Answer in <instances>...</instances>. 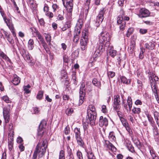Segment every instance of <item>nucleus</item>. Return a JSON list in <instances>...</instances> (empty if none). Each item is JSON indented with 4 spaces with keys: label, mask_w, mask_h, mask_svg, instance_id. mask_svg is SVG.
Here are the masks:
<instances>
[{
    "label": "nucleus",
    "mask_w": 159,
    "mask_h": 159,
    "mask_svg": "<svg viewBox=\"0 0 159 159\" xmlns=\"http://www.w3.org/2000/svg\"><path fill=\"white\" fill-rule=\"evenodd\" d=\"M102 111L104 113H106L107 111V110L106 108V107L105 105H103L102 106Z\"/></svg>",
    "instance_id": "obj_58"
},
{
    "label": "nucleus",
    "mask_w": 159,
    "mask_h": 159,
    "mask_svg": "<svg viewBox=\"0 0 159 159\" xmlns=\"http://www.w3.org/2000/svg\"><path fill=\"white\" fill-rule=\"evenodd\" d=\"M110 55L112 57H114L116 54V51L114 50L113 48H111L109 50Z\"/></svg>",
    "instance_id": "obj_35"
},
{
    "label": "nucleus",
    "mask_w": 159,
    "mask_h": 159,
    "mask_svg": "<svg viewBox=\"0 0 159 159\" xmlns=\"http://www.w3.org/2000/svg\"><path fill=\"white\" fill-rule=\"evenodd\" d=\"M107 75L109 78H113V77L115 75V74L114 72L110 71H108L107 72Z\"/></svg>",
    "instance_id": "obj_50"
},
{
    "label": "nucleus",
    "mask_w": 159,
    "mask_h": 159,
    "mask_svg": "<svg viewBox=\"0 0 159 159\" xmlns=\"http://www.w3.org/2000/svg\"><path fill=\"white\" fill-rule=\"evenodd\" d=\"M105 143H106L105 146L106 147L108 148V149H112L114 148L116 149V147L109 141H105Z\"/></svg>",
    "instance_id": "obj_28"
},
{
    "label": "nucleus",
    "mask_w": 159,
    "mask_h": 159,
    "mask_svg": "<svg viewBox=\"0 0 159 159\" xmlns=\"http://www.w3.org/2000/svg\"><path fill=\"white\" fill-rule=\"evenodd\" d=\"M88 123L91 125H94L95 124L96 118V113L94 106L90 105L89 106L87 110V116L86 117Z\"/></svg>",
    "instance_id": "obj_1"
},
{
    "label": "nucleus",
    "mask_w": 159,
    "mask_h": 159,
    "mask_svg": "<svg viewBox=\"0 0 159 159\" xmlns=\"http://www.w3.org/2000/svg\"><path fill=\"white\" fill-rule=\"evenodd\" d=\"M148 32V30L146 29H140L139 30V32L141 34H144Z\"/></svg>",
    "instance_id": "obj_55"
},
{
    "label": "nucleus",
    "mask_w": 159,
    "mask_h": 159,
    "mask_svg": "<svg viewBox=\"0 0 159 159\" xmlns=\"http://www.w3.org/2000/svg\"><path fill=\"white\" fill-rule=\"evenodd\" d=\"M100 43H104L109 45L110 37L109 34L107 32H102L99 36Z\"/></svg>",
    "instance_id": "obj_4"
},
{
    "label": "nucleus",
    "mask_w": 159,
    "mask_h": 159,
    "mask_svg": "<svg viewBox=\"0 0 159 159\" xmlns=\"http://www.w3.org/2000/svg\"><path fill=\"white\" fill-rule=\"evenodd\" d=\"M153 132L155 140L156 141H159V134L157 127H155L153 128Z\"/></svg>",
    "instance_id": "obj_16"
},
{
    "label": "nucleus",
    "mask_w": 159,
    "mask_h": 159,
    "mask_svg": "<svg viewBox=\"0 0 159 159\" xmlns=\"http://www.w3.org/2000/svg\"><path fill=\"white\" fill-rule=\"evenodd\" d=\"M39 150H36L34 152V154L33 155L32 159H36L37 157V154L38 152H39Z\"/></svg>",
    "instance_id": "obj_56"
},
{
    "label": "nucleus",
    "mask_w": 159,
    "mask_h": 159,
    "mask_svg": "<svg viewBox=\"0 0 159 159\" xmlns=\"http://www.w3.org/2000/svg\"><path fill=\"white\" fill-rule=\"evenodd\" d=\"M70 132V129L68 126H66L64 130V132L66 135L68 134Z\"/></svg>",
    "instance_id": "obj_52"
},
{
    "label": "nucleus",
    "mask_w": 159,
    "mask_h": 159,
    "mask_svg": "<svg viewBox=\"0 0 159 159\" xmlns=\"http://www.w3.org/2000/svg\"><path fill=\"white\" fill-rule=\"evenodd\" d=\"M45 37L46 41L49 44H50L51 40V36L49 34H46Z\"/></svg>",
    "instance_id": "obj_47"
},
{
    "label": "nucleus",
    "mask_w": 159,
    "mask_h": 159,
    "mask_svg": "<svg viewBox=\"0 0 159 159\" xmlns=\"http://www.w3.org/2000/svg\"><path fill=\"white\" fill-rule=\"evenodd\" d=\"M45 15L50 18H52L53 16V13L50 11L45 12Z\"/></svg>",
    "instance_id": "obj_53"
},
{
    "label": "nucleus",
    "mask_w": 159,
    "mask_h": 159,
    "mask_svg": "<svg viewBox=\"0 0 159 159\" xmlns=\"http://www.w3.org/2000/svg\"><path fill=\"white\" fill-rule=\"evenodd\" d=\"M58 15L57 19L58 20H64V11L62 10H59L58 11Z\"/></svg>",
    "instance_id": "obj_18"
},
{
    "label": "nucleus",
    "mask_w": 159,
    "mask_h": 159,
    "mask_svg": "<svg viewBox=\"0 0 159 159\" xmlns=\"http://www.w3.org/2000/svg\"><path fill=\"white\" fill-rule=\"evenodd\" d=\"M100 54V53H99V52H98V50H97L94 53V54L93 55V61H95L97 60V58L98 56Z\"/></svg>",
    "instance_id": "obj_45"
},
{
    "label": "nucleus",
    "mask_w": 159,
    "mask_h": 159,
    "mask_svg": "<svg viewBox=\"0 0 159 159\" xmlns=\"http://www.w3.org/2000/svg\"><path fill=\"white\" fill-rule=\"evenodd\" d=\"M108 123V120L107 118L102 116L100 117L98 123L100 126L102 127L104 126L106 127L107 126Z\"/></svg>",
    "instance_id": "obj_12"
},
{
    "label": "nucleus",
    "mask_w": 159,
    "mask_h": 159,
    "mask_svg": "<svg viewBox=\"0 0 159 159\" xmlns=\"http://www.w3.org/2000/svg\"><path fill=\"white\" fill-rule=\"evenodd\" d=\"M11 82L14 85H17L20 82V79L16 75H14L13 78L11 81Z\"/></svg>",
    "instance_id": "obj_17"
},
{
    "label": "nucleus",
    "mask_w": 159,
    "mask_h": 159,
    "mask_svg": "<svg viewBox=\"0 0 159 159\" xmlns=\"http://www.w3.org/2000/svg\"><path fill=\"white\" fill-rule=\"evenodd\" d=\"M43 11H44L47 12L49 11V7L47 5L45 4L43 8Z\"/></svg>",
    "instance_id": "obj_64"
},
{
    "label": "nucleus",
    "mask_w": 159,
    "mask_h": 159,
    "mask_svg": "<svg viewBox=\"0 0 159 159\" xmlns=\"http://www.w3.org/2000/svg\"><path fill=\"white\" fill-rule=\"evenodd\" d=\"M7 25L12 33L13 36L15 37L16 36V34L13 25L11 23H7Z\"/></svg>",
    "instance_id": "obj_19"
},
{
    "label": "nucleus",
    "mask_w": 159,
    "mask_h": 159,
    "mask_svg": "<svg viewBox=\"0 0 159 159\" xmlns=\"http://www.w3.org/2000/svg\"><path fill=\"white\" fill-rule=\"evenodd\" d=\"M100 45L99 46L98 49V52H102L104 51L105 48L106 47H107V46H106L105 45L106 44V43H100Z\"/></svg>",
    "instance_id": "obj_22"
},
{
    "label": "nucleus",
    "mask_w": 159,
    "mask_h": 159,
    "mask_svg": "<svg viewBox=\"0 0 159 159\" xmlns=\"http://www.w3.org/2000/svg\"><path fill=\"white\" fill-rule=\"evenodd\" d=\"M80 33V30H78V31L76 32V34L74 35V38L73 39V41L75 43H77L79 39V35Z\"/></svg>",
    "instance_id": "obj_25"
},
{
    "label": "nucleus",
    "mask_w": 159,
    "mask_h": 159,
    "mask_svg": "<svg viewBox=\"0 0 159 159\" xmlns=\"http://www.w3.org/2000/svg\"><path fill=\"white\" fill-rule=\"evenodd\" d=\"M41 42L43 46V47L46 50L47 52V45L46 43H45V42L44 41V40Z\"/></svg>",
    "instance_id": "obj_59"
},
{
    "label": "nucleus",
    "mask_w": 159,
    "mask_h": 159,
    "mask_svg": "<svg viewBox=\"0 0 159 159\" xmlns=\"http://www.w3.org/2000/svg\"><path fill=\"white\" fill-rule=\"evenodd\" d=\"M122 125L125 127L129 125L128 123H127L126 120L124 118L122 117L120 118V119Z\"/></svg>",
    "instance_id": "obj_41"
},
{
    "label": "nucleus",
    "mask_w": 159,
    "mask_h": 159,
    "mask_svg": "<svg viewBox=\"0 0 159 159\" xmlns=\"http://www.w3.org/2000/svg\"><path fill=\"white\" fill-rule=\"evenodd\" d=\"M135 104L137 105H142V102L140 100L137 99L135 101Z\"/></svg>",
    "instance_id": "obj_63"
},
{
    "label": "nucleus",
    "mask_w": 159,
    "mask_h": 159,
    "mask_svg": "<svg viewBox=\"0 0 159 159\" xmlns=\"http://www.w3.org/2000/svg\"><path fill=\"white\" fill-rule=\"evenodd\" d=\"M151 86L153 92L154 94L157 93V90L155 82H151Z\"/></svg>",
    "instance_id": "obj_33"
},
{
    "label": "nucleus",
    "mask_w": 159,
    "mask_h": 159,
    "mask_svg": "<svg viewBox=\"0 0 159 159\" xmlns=\"http://www.w3.org/2000/svg\"><path fill=\"white\" fill-rule=\"evenodd\" d=\"M8 146L9 149H11L13 148V142L8 141Z\"/></svg>",
    "instance_id": "obj_61"
},
{
    "label": "nucleus",
    "mask_w": 159,
    "mask_h": 159,
    "mask_svg": "<svg viewBox=\"0 0 159 159\" xmlns=\"http://www.w3.org/2000/svg\"><path fill=\"white\" fill-rule=\"evenodd\" d=\"M134 28L133 27L129 28L127 31L126 34L127 37H129L131 34L134 32Z\"/></svg>",
    "instance_id": "obj_38"
},
{
    "label": "nucleus",
    "mask_w": 159,
    "mask_h": 159,
    "mask_svg": "<svg viewBox=\"0 0 159 159\" xmlns=\"http://www.w3.org/2000/svg\"><path fill=\"white\" fill-rule=\"evenodd\" d=\"M34 41L33 39H30L29 40L28 43V48L29 50H32L34 47L33 46Z\"/></svg>",
    "instance_id": "obj_34"
},
{
    "label": "nucleus",
    "mask_w": 159,
    "mask_h": 159,
    "mask_svg": "<svg viewBox=\"0 0 159 159\" xmlns=\"http://www.w3.org/2000/svg\"><path fill=\"white\" fill-rule=\"evenodd\" d=\"M144 46L147 49L152 50L154 49L155 47V44L154 42H149L148 43L145 44Z\"/></svg>",
    "instance_id": "obj_15"
},
{
    "label": "nucleus",
    "mask_w": 159,
    "mask_h": 159,
    "mask_svg": "<svg viewBox=\"0 0 159 159\" xmlns=\"http://www.w3.org/2000/svg\"><path fill=\"white\" fill-rule=\"evenodd\" d=\"M85 84L84 82H82L81 84L80 89V99L79 103V105H81L84 101L85 95Z\"/></svg>",
    "instance_id": "obj_3"
},
{
    "label": "nucleus",
    "mask_w": 159,
    "mask_h": 159,
    "mask_svg": "<svg viewBox=\"0 0 159 159\" xmlns=\"http://www.w3.org/2000/svg\"><path fill=\"white\" fill-rule=\"evenodd\" d=\"M52 8L53 9V12H55L59 8V7L56 4H54L52 5Z\"/></svg>",
    "instance_id": "obj_51"
},
{
    "label": "nucleus",
    "mask_w": 159,
    "mask_h": 159,
    "mask_svg": "<svg viewBox=\"0 0 159 159\" xmlns=\"http://www.w3.org/2000/svg\"><path fill=\"white\" fill-rule=\"evenodd\" d=\"M64 7L66 8L68 12H72L73 8V0H62Z\"/></svg>",
    "instance_id": "obj_10"
},
{
    "label": "nucleus",
    "mask_w": 159,
    "mask_h": 159,
    "mask_svg": "<svg viewBox=\"0 0 159 159\" xmlns=\"http://www.w3.org/2000/svg\"><path fill=\"white\" fill-rule=\"evenodd\" d=\"M113 108L116 111L119 110L120 108V104L114 103Z\"/></svg>",
    "instance_id": "obj_49"
},
{
    "label": "nucleus",
    "mask_w": 159,
    "mask_h": 159,
    "mask_svg": "<svg viewBox=\"0 0 159 159\" xmlns=\"http://www.w3.org/2000/svg\"><path fill=\"white\" fill-rule=\"evenodd\" d=\"M150 152L152 156V159H154L155 157H156L153 150H150Z\"/></svg>",
    "instance_id": "obj_57"
},
{
    "label": "nucleus",
    "mask_w": 159,
    "mask_h": 159,
    "mask_svg": "<svg viewBox=\"0 0 159 159\" xmlns=\"http://www.w3.org/2000/svg\"><path fill=\"white\" fill-rule=\"evenodd\" d=\"M120 79L121 82L124 84H128L130 83V80L129 79H127L124 76L121 77Z\"/></svg>",
    "instance_id": "obj_26"
},
{
    "label": "nucleus",
    "mask_w": 159,
    "mask_h": 159,
    "mask_svg": "<svg viewBox=\"0 0 159 159\" xmlns=\"http://www.w3.org/2000/svg\"><path fill=\"white\" fill-rule=\"evenodd\" d=\"M106 10V8H103L100 11L96 18L95 25L96 26H98L102 21L104 18V14Z\"/></svg>",
    "instance_id": "obj_7"
},
{
    "label": "nucleus",
    "mask_w": 159,
    "mask_h": 159,
    "mask_svg": "<svg viewBox=\"0 0 159 159\" xmlns=\"http://www.w3.org/2000/svg\"><path fill=\"white\" fill-rule=\"evenodd\" d=\"M43 94V92L42 91H39L38 94H37L36 98L39 100H41L42 99Z\"/></svg>",
    "instance_id": "obj_42"
},
{
    "label": "nucleus",
    "mask_w": 159,
    "mask_h": 159,
    "mask_svg": "<svg viewBox=\"0 0 159 159\" xmlns=\"http://www.w3.org/2000/svg\"><path fill=\"white\" fill-rule=\"evenodd\" d=\"M0 57H2V59H4L6 61L10 62V60L8 57L3 52H0Z\"/></svg>",
    "instance_id": "obj_30"
},
{
    "label": "nucleus",
    "mask_w": 159,
    "mask_h": 159,
    "mask_svg": "<svg viewBox=\"0 0 159 159\" xmlns=\"http://www.w3.org/2000/svg\"><path fill=\"white\" fill-rule=\"evenodd\" d=\"M11 105L8 104L7 107L3 108V114L4 119L6 123H8L10 120V111Z\"/></svg>",
    "instance_id": "obj_5"
},
{
    "label": "nucleus",
    "mask_w": 159,
    "mask_h": 159,
    "mask_svg": "<svg viewBox=\"0 0 159 159\" xmlns=\"http://www.w3.org/2000/svg\"><path fill=\"white\" fill-rule=\"evenodd\" d=\"M46 124L47 122L45 120H43L41 121L38 130V136L42 137L43 136L45 131L44 127L46 126Z\"/></svg>",
    "instance_id": "obj_9"
},
{
    "label": "nucleus",
    "mask_w": 159,
    "mask_h": 159,
    "mask_svg": "<svg viewBox=\"0 0 159 159\" xmlns=\"http://www.w3.org/2000/svg\"><path fill=\"white\" fill-rule=\"evenodd\" d=\"M22 55L24 59L30 65H33L32 57L28 52L24 49L21 50Z\"/></svg>",
    "instance_id": "obj_6"
},
{
    "label": "nucleus",
    "mask_w": 159,
    "mask_h": 159,
    "mask_svg": "<svg viewBox=\"0 0 159 159\" xmlns=\"http://www.w3.org/2000/svg\"><path fill=\"white\" fill-rule=\"evenodd\" d=\"M74 132L75 133V137L76 139L81 138L80 129V128H75Z\"/></svg>",
    "instance_id": "obj_23"
},
{
    "label": "nucleus",
    "mask_w": 159,
    "mask_h": 159,
    "mask_svg": "<svg viewBox=\"0 0 159 159\" xmlns=\"http://www.w3.org/2000/svg\"><path fill=\"white\" fill-rule=\"evenodd\" d=\"M146 115L149 121L150 122L151 124H153L154 123V121H153V119L151 116L148 114V113H146Z\"/></svg>",
    "instance_id": "obj_40"
},
{
    "label": "nucleus",
    "mask_w": 159,
    "mask_h": 159,
    "mask_svg": "<svg viewBox=\"0 0 159 159\" xmlns=\"http://www.w3.org/2000/svg\"><path fill=\"white\" fill-rule=\"evenodd\" d=\"M120 96L117 95L114 97V103L120 104Z\"/></svg>",
    "instance_id": "obj_31"
},
{
    "label": "nucleus",
    "mask_w": 159,
    "mask_h": 159,
    "mask_svg": "<svg viewBox=\"0 0 159 159\" xmlns=\"http://www.w3.org/2000/svg\"><path fill=\"white\" fill-rule=\"evenodd\" d=\"M88 32L87 30H84L82 33L81 39L80 41L81 49L84 50L86 48L88 42Z\"/></svg>",
    "instance_id": "obj_2"
},
{
    "label": "nucleus",
    "mask_w": 159,
    "mask_h": 159,
    "mask_svg": "<svg viewBox=\"0 0 159 159\" xmlns=\"http://www.w3.org/2000/svg\"><path fill=\"white\" fill-rule=\"evenodd\" d=\"M126 146L127 149H132L133 147L130 142H128L126 144Z\"/></svg>",
    "instance_id": "obj_54"
},
{
    "label": "nucleus",
    "mask_w": 159,
    "mask_h": 159,
    "mask_svg": "<svg viewBox=\"0 0 159 159\" xmlns=\"http://www.w3.org/2000/svg\"><path fill=\"white\" fill-rule=\"evenodd\" d=\"M74 112L73 108H67L66 111V114L68 115H70Z\"/></svg>",
    "instance_id": "obj_43"
},
{
    "label": "nucleus",
    "mask_w": 159,
    "mask_h": 159,
    "mask_svg": "<svg viewBox=\"0 0 159 159\" xmlns=\"http://www.w3.org/2000/svg\"><path fill=\"white\" fill-rule=\"evenodd\" d=\"M150 12L145 8L140 9L138 14V16L141 18L149 16L150 15Z\"/></svg>",
    "instance_id": "obj_11"
},
{
    "label": "nucleus",
    "mask_w": 159,
    "mask_h": 159,
    "mask_svg": "<svg viewBox=\"0 0 159 159\" xmlns=\"http://www.w3.org/2000/svg\"><path fill=\"white\" fill-rule=\"evenodd\" d=\"M120 28V30L119 31V34L120 35H123L124 30H125L126 25L125 21H123L122 24L119 25Z\"/></svg>",
    "instance_id": "obj_14"
},
{
    "label": "nucleus",
    "mask_w": 159,
    "mask_h": 159,
    "mask_svg": "<svg viewBox=\"0 0 159 159\" xmlns=\"http://www.w3.org/2000/svg\"><path fill=\"white\" fill-rule=\"evenodd\" d=\"M16 141L17 143H20L23 142V140L21 137H19L17 139Z\"/></svg>",
    "instance_id": "obj_60"
},
{
    "label": "nucleus",
    "mask_w": 159,
    "mask_h": 159,
    "mask_svg": "<svg viewBox=\"0 0 159 159\" xmlns=\"http://www.w3.org/2000/svg\"><path fill=\"white\" fill-rule=\"evenodd\" d=\"M145 52V49L143 48H141V52L139 55V57L140 59H142L143 57L142 55V54H143V53Z\"/></svg>",
    "instance_id": "obj_62"
},
{
    "label": "nucleus",
    "mask_w": 159,
    "mask_h": 159,
    "mask_svg": "<svg viewBox=\"0 0 159 159\" xmlns=\"http://www.w3.org/2000/svg\"><path fill=\"white\" fill-rule=\"evenodd\" d=\"M64 155V151L63 150L61 151L59 154V159H65Z\"/></svg>",
    "instance_id": "obj_46"
},
{
    "label": "nucleus",
    "mask_w": 159,
    "mask_h": 159,
    "mask_svg": "<svg viewBox=\"0 0 159 159\" xmlns=\"http://www.w3.org/2000/svg\"><path fill=\"white\" fill-rule=\"evenodd\" d=\"M109 139L110 140L111 142H115L116 141V138L115 134L113 132H110L109 135Z\"/></svg>",
    "instance_id": "obj_24"
},
{
    "label": "nucleus",
    "mask_w": 159,
    "mask_h": 159,
    "mask_svg": "<svg viewBox=\"0 0 159 159\" xmlns=\"http://www.w3.org/2000/svg\"><path fill=\"white\" fill-rule=\"evenodd\" d=\"M88 154V157L89 159H96L95 157L94 156L91 151L87 152Z\"/></svg>",
    "instance_id": "obj_37"
},
{
    "label": "nucleus",
    "mask_w": 159,
    "mask_h": 159,
    "mask_svg": "<svg viewBox=\"0 0 159 159\" xmlns=\"http://www.w3.org/2000/svg\"><path fill=\"white\" fill-rule=\"evenodd\" d=\"M30 85H28L27 86H25L23 88L24 89V90L25 91V92L27 93H29L30 92V91L29 90V89L30 88Z\"/></svg>",
    "instance_id": "obj_48"
},
{
    "label": "nucleus",
    "mask_w": 159,
    "mask_h": 159,
    "mask_svg": "<svg viewBox=\"0 0 159 159\" xmlns=\"http://www.w3.org/2000/svg\"><path fill=\"white\" fill-rule=\"evenodd\" d=\"M121 13L122 14V16L119 15L117 17V23L119 25L122 24L123 21H125L123 20V13L124 12L123 10H120Z\"/></svg>",
    "instance_id": "obj_20"
},
{
    "label": "nucleus",
    "mask_w": 159,
    "mask_h": 159,
    "mask_svg": "<svg viewBox=\"0 0 159 159\" xmlns=\"http://www.w3.org/2000/svg\"><path fill=\"white\" fill-rule=\"evenodd\" d=\"M122 105L127 112L129 111H130L132 106V101L131 97L128 96L127 100V103H125L124 100H123L122 102Z\"/></svg>",
    "instance_id": "obj_8"
},
{
    "label": "nucleus",
    "mask_w": 159,
    "mask_h": 159,
    "mask_svg": "<svg viewBox=\"0 0 159 159\" xmlns=\"http://www.w3.org/2000/svg\"><path fill=\"white\" fill-rule=\"evenodd\" d=\"M34 33L35 34H34V36H35L37 37L38 39L41 42L44 40L43 38L42 37L41 34H40V33L38 30H36L35 28H34Z\"/></svg>",
    "instance_id": "obj_21"
},
{
    "label": "nucleus",
    "mask_w": 159,
    "mask_h": 159,
    "mask_svg": "<svg viewBox=\"0 0 159 159\" xmlns=\"http://www.w3.org/2000/svg\"><path fill=\"white\" fill-rule=\"evenodd\" d=\"M2 99L6 103H9L11 102V101L10 100L8 97L7 96H4L2 97Z\"/></svg>",
    "instance_id": "obj_44"
},
{
    "label": "nucleus",
    "mask_w": 159,
    "mask_h": 159,
    "mask_svg": "<svg viewBox=\"0 0 159 159\" xmlns=\"http://www.w3.org/2000/svg\"><path fill=\"white\" fill-rule=\"evenodd\" d=\"M125 128L126 130L128 132L129 134V136L132 139H133L134 136L133 135V132L132 131L131 129L129 128L128 125L125 127Z\"/></svg>",
    "instance_id": "obj_39"
},
{
    "label": "nucleus",
    "mask_w": 159,
    "mask_h": 159,
    "mask_svg": "<svg viewBox=\"0 0 159 159\" xmlns=\"http://www.w3.org/2000/svg\"><path fill=\"white\" fill-rule=\"evenodd\" d=\"M47 147L48 143L47 140H43L39 142L35 149H46Z\"/></svg>",
    "instance_id": "obj_13"
},
{
    "label": "nucleus",
    "mask_w": 159,
    "mask_h": 159,
    "mask_svg": "<svg viewBox=\"0 0 159 159\" xmlns=\"http://www.w3.org/2000/svg\"><path fill=\"white\" fill-rule=\"evenodd\" d=\"M94 85L98 87L100 89L101 87V82L98 81L96 79H94L92 81Z\"/></svg>",
    "instance_id": "obj_29"
},
{
    "label": "nucleus",
    "mask_w": 159,
    "mask_h": 159,
    "mask_svg": "<svg viewBox=\"0 0 159 159\" xmlns=\"http://www.w3.org/2000/svg\"><path fill=\"white\" fill-rule=\"evenodd\" d=\"M76 139L78 145L80 146L82 148H85L84 143L81 138Z\"/></svg>",
    "instance_id": "obj_32"
},
{
    "label": "nucleus",
    "mask_w": 159,
    "mask_h": 159,
    "mask_svg": "<svg viewBox=\"0 0 159 159\" xmlns=\"http://www.w3.org/2000/svg\"><path fill=\"white\" fill-rule=\"evenodd\" d=\"M132 111L134 114H139L141 112V109L139 108L134 107L132 109Z\"/></svg>",
    "instance_id": "obj_36"
},
{
    "label": "nucleus",
    "mask_w": 159,
    "mask_h": 159,
    "mask_svg": "<svg viewBox=\"0 0 159 159\" xmlns=\"http://www.w3.org/2000/svg\"><path fill=\"white\" fill-rule=\"evenodd\" d=\"M14 135V132L13 130H11V132H9L8 137V141L13 142Z\"/></svg>",
    "instance_id": "obj_27"
}]
</instances>
